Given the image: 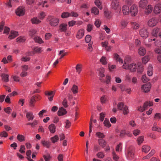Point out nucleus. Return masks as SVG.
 <instances>
[{
  "label": "nucleus",
  "mask_w": 161,
  "mask_h": 161,
  "mask_svg": "<svg viewBox=\"0 0 161 161\" xmlns=\"http://www.w3.org/2000/svg\"><path fill=\"white\" fill-rule=\"evenodd\" d=\"M143 68L142 64L140 63H138L137 68L138 72L142 73L143 71Z\"/></svg>",
  "instance_id": "38"
},
{
  "label": "nucleus",
  "mask_w": 161,
  "mask_h": 161,
  "mask_svg": "<svg viewBox=\"0 0 161 161\" xmlns=\"http://www.w3.org/2000/svg\"><path fill=\"white\" fill-rule=\"evenodd\" d=\"M131 25L132 26V28L134 30L137 29L139 27V25L136 22H131Z\"/></svg>",
  "instance_id": "33"
},
{
  "label": "nucleus",
  "mask_w": 161,
  "mask_h": 161,
  "mask_svg": "<svg viewBox=\"0 0 161 161\" xmlns=\"http://www.w3.org/2000/svg\"><path fill=\"white\" fill-rule=\"evenodd\" d=\"M158 22L157 19L155 18H152L148 21V25L150 27H153L155 26Z\"/></svg>",
  "instance_id": "6"
},
{
  "label": "nucleus",
  "mask_w": 161,
  "mask_h": 161,
  "mask_svg": "<svg viewBox=\"0 0 161 161\" xmlns=\"http://www.w3.org/2000/svg\"><path fill=\"white\" fill-rule=\"evenodd\" d=\"M34 2L35 0H26V3L30 5H32Z\"/></svg>",
  "instance_id": "55"
},
{
  "label": "nucleus",
  "mask_w": 161,
  "mask_h": 161,
  "mask_svg": "<svg viewBox=\"0 0 161 161\" xmlns=\"http://www.w3.org/2000/svg\"><path fill=\"white\" fill-rule=\"evenodd\" d=\"M48 20L49 21L50 25L53 26H57L58 25L59 21V19L52 16H49Z\"/></svg>",
  "instance_id": "2"
},
{
  "label": "nucleus",
  "mask_w": 161,
  "mask_h": 161,
  "mask_svg": "<svg viewBox=\"0 0 161 161\" xmlns=\"http://www.w3.org/2000/svg\"><path fill=\"white\" fill-rule=\"evenodd\" d=\"M155 52L156 53L160 54H161V49L159 47H157L155 49Z\"/></svg>",
  "instance_id": "64"
},
{
  "label": "nucleus",
  "mask_w": 161,
  "mask_h": 161,
  "mask_svg": "<svg viewBox=\"0 0 161 161\" xmlns=\"http://www.w3.org/2000/svg\"><path fill=\"white\" fill-rule=\"evenodd\" d=\"M18 35V33L17 31H11V34L8 36V38L10 39H12L17 36Z\"/></svg>",
  "instance_id": "19"
},
{
  "label": "nucleus",
  "mask_w": 161,
  "mask_h": 161,
  "mask_svg": "<svg viewBox=\"0 0 161 161\" xmlns=\"http://www.w3.org/2000/svg\"><path fill=\"white\" fill-rule=\"evenodd\" d=\"M42 48L40 47H36L33 49V53H39L42 52Z\"/></svg>",
  "instance_id": "26"
},
{
  "label": "nucleus",
  "mask_w": 161,
  "mask_h": 161,
  "mask_svg": "<svg viewBox=\"0 0 161 161\" xmlns=\"http://www.w3.org/2000/svg\"><path fill=\"white\" fill-rule=\"evenodd\" d=\"M67 113V112L66 109H64L63 107H61L59 108L58 112V114L59 116H61L66 114Z\"/></svg>",
  "instance_id": "14"
},
{
  "label": "nucleus",
  "mask_w": 161,
  "mask_h": 161,
  "mask_svg": "<svg viewBox=\"0 0 161 161\" xmlns=\"http://www.w3.org/2000/svg\"><path fill=\"white\" fill-rule=\"evenodd\" d=\"M36 32L35 30L31 29L30 30L29 32V35L31 36H32Z\"/></svg>",
  "instance_id": "58"
},
{
  "label": "nucleus",
  "mask_w": 161,
  "mask_h": 161,
  "mask_svg": "<svg viewBox=\"0 0 161 161\" xmlns=\"http://www.w3.org/2000/svg\"><path fill=\"white\" fill-rule=\"evenodd\" d=\"M159 31V29L158 28H155L152 32V36H158Z\"/></svg>",
  "instance_id": "35"
},
{
  "label": "nucleus",
  "mask_w": 161,
  "mask_h": 161,
  "mask_svg": "<svg viewBox=\"0 0 161 161\" xmlns=\"http://www.w3.org/2000/svg\"><path fill=\"white\" fill-rule=\"evenodd\" d=\"M71 90L74 94H76L78 92V87L75 85L74 84L73 85Z\"/></svg>",
  "instance_id": "29"
},
{
  "label": "nucleus",
  "mask_w": 161,
  "mask_h": 161,
  "mask_svg": "<svg viewBox=\"0 0 161 161\" xmlns=\"http://www.w3.org/2000/svg\"><path fill=\"white\" fill-rule=\"evenodd\" d=\"M122 148V144L121 143H120L116 146L115 149L116 151V152H119L120 150L121 151Z\"/></svg>",
  "instance_id": "50"
},
{
  "label": "nucleus",
  "mask_w": 161,
  "mask_h": 161,
  "mask_svg": "<svg viewBox=\"0 0 161 161\" xmlns=\"http://www.w3.org/2000/svg\"><path fill=\"white\" fill-rule=\"evenodd\" d=\"M46 16L45 12H41L38 15L39 18L41 19H43Z\"/></svg>",
  "instance_id": "47"
},
{
  "label": "nucleus",
  "mask_w": 161,
  "mask_h": 161,
  "mask_svg": "<svg viewBox=\"0 0 161 161\" xmlns=\"http://www.w3.org/2000/svg\"><path fill=\"white\" fill-rule=\"evenodd\" d=\"M4 110L6 113L9 114H10V111L11 110V109L10 107H8L6 108H4Z\"/></svg>",
  "instance_id": "61"
},
{
  "label": "nucleus",
  "mask_w": 161,
  "mask_h": 161,
  "mask_svg": "<svg viewBox=\"0 0 161 161\" xmlns=\"http://www.w3.org/2000/svg\"><path fill=\"white\" fill-rule=\"evenodd\" d=\"M113 159L115 161H118L119 159V157L114 152L113 153Z\"/></svg>",
  "instance_id": "60"
},
{
  "label": "nucleus",
  "mask_w": 161,
  "mask_h": 161,
  "mask_svg": "<svg viewBox=\"0 0 161 161\" xmlns=\"http://www.w3.org/2000/svg\"><path fill=\"white\" fill-rule=\"evenodd\" d=\"M147 0H140L139 3V6L142 8H144L147 6Z\"/></svg>",
  "instance_id": "15"
},
{
  "label": "nucleus",
  "mask_w": 161,
  "mask_h": 161,
  "mask_svg": "<svg viewBox=\"0 0 161 161\" xmlns=\"http://www.w3.org/2000/svg\"><path fill=\"white\" fill-rule=\"evenodd\" d=\"M99 145L103 148L105 147L106 145V142L103 140L99 139L98 140Z\"/></svg>",
  "instance_id": "23"
},
{
  "label": "nucleus",
  "mask_w": 161,
  "mask_h": 161,
  "mask_svg": "<svg viewBox=\"0 0 161 161\" xmlns=\"http://www.w3.org/2000/svg\"><path fill=\"white\" fill-rule=\"evenodd\" d=\"M96 135L99 138H103L104 137V135L103 133L98 132L96 133Z\"/></svg>",
  "instance_id": "56"
},
{
  "label": "nucleus",
  "mask_w": 161,
  "mask_h": 161,
  "mask_svg": "<svg viewBox=\"0 0 161 161\" xmlns=\"http://www.w3.org/2000/svg\"><path fill=\"white\" fill-rule=\"evenodd\" d=\"M143 141L144 137L142 136L139 137L137 140L138 144L139 145H140L142 143Z\"/></svg>",
  "instance_id": "37"
},
{
  "label": "nucleus",
  "mask_w": 161,
  "mask_h": 161,
  "mask_svg": "<svg viewBox=\"0 0 161 161\" xmlns=\"http://www.w3.org/2000/svg\"><path fill=\"white\" fill-rule=\"evenodd\" d=\"M16 40L17 42H24L25 40V39L24 37L20 36L17 38Z\"/></svg>",
  "instance_id": "46"
},
{
  "label": "nucleus",
  "mask_w": 161,
  "mask_h": 161,
  "mask_svg": "<svg viewBox=\"0 0 161 161\" xmlns=\"http://www.w3.org/2000/svg\"><path fill=\"white\" fill-rule=\"evenodd\" d=\"M118 109L123 110V114H126L128 113V109L126 106H125L122 103H119L118 105Z\"/></svg>",
  "instance_id": "4"
},
{
  "label": "nucleus",
  "mask_w": 161,
  "mask_h": 161,
  "mask_svg": "<svg viewBox=\"0 0 161 161\" xmlns=\"http://www.w3.org/2000/svg\"><path fill=\"white\" fill-rule=\"evenodd\" d=\"M99 71L100 76L102 78L104 77L105 75L104 74V69L103 68H100L99 69Z\"/></svg>",
  "instance_id": "40"
},
{
  "label": "nucleus",
  "mask_w": 161,
  "mask_h": 161,
  "mask_svg": "<svg viewBox=\"0 0 161 161\" xmlns=\"http://www.w3.org/2000/svg\"><path fill=\"white\" fill-rule=\"evenodd\" d=\"M151 149L150 147L148 146L144 145L142 147V151L145 153H148Z\"/></svg>",
  "instance_id": "20"
},
{
  "label": "nucleus",
  "mask_w": 161,
  "mask_h": 161,
  "mask_svg": "<svg viewBox=\"0 0 161 161\" xmlns=\"http://www.w3.org/2000/svg\"><path fill=\"white\" fill-rule=\"evenodd\" d=\"M152 66L151 65H150L148 68V70L147 71V74L149 76H151L152 75Z\"/></svg>",
  "instance_id": "31"
},
{
  "label": "nucleus",
  "mask_w": 161,
  "mask_h": 161,
  "mask_svg": "<svg viewBox=\"0 0 161 161\" xmlns=\"http://www.w3.org/2000/svg\"><path fill=\"white\" fill-rule=\"evenodd\" d=\"M153 105V103L151 102H146L144 103L143 105V107L145 108H147L148 106H151Z\"/></svg>",
  "instance_id": "44"
},
{
  "label": "nucleus",
  "mask_w": 161,
  "mask_h": 161,
  "mask_svg": "<svg viewBox=\"0 0 161 161\" xmlns=\"http://www.w3.org/2000/svg\"><path fill=\"white\" fill-rule=\"evenodd\" d=\"M151 86L150 83L148 82L143 85L142 87V89L143 92H147L150 91Z\"/></svg>",
  "instance_id": "7"
},
{
  "label": "nucleus",
  "mask_w": 161,
  "mask_h": 161,
  "mask_svg": "<svg viewBox=\"0 0 161 161\" xmlns=\"http://www.w3.org/2000/svg\"><path fill=\"white\" fill-rule=\"evenodd\" d=\"M149 60V58H148L147 57H144L142 59V63L144 64H146V63Z\"/></svg>",
  "instance_id": "59"
},
{
  "label": "nucleus",
  "mask_w": 161,
  "mask_h": 161,
  "mask_svg": "<svg viewBox=\"0 0 161 161\" xmlns=\"http://www.w3.org/2000/svg\"><path fill=\"white\" fill-rule=\"evenodd\" d=\"M111 7L114 9H116L119 5V0H112Z\"/></svg>",
  "instance_id": "10"
},
{
  "label": "nucleus",
  "mask_w": 161,
  "mask_h": 161,
  "mask_svg": "<svg viewBox=\"0 0 161 161\" xmlns=\"http://www.w3.org/2000/svg\"><path fill=\"white\" fill-rule=\"evenodd\" d=\"M25 12V10L24 8L22 7H20L17 9L15 12L17 15L21 16L24 15Z\"/></svg>",
  "instance_id": "9"
},
{
  "label": "nucleus",
  "mask_w": 161,
  "mask_h": 161,
  "mask_svg": "<svg viewBox=\"0 0 161 161\" xmlns=\"http://www.w3.org/2000/svg\"><path fill=\"white\" fill-rule=\"evenodd\" d=\"M122 11L124 14L127 15L129 13L130 10L128 6L127 5H124L122 7Z\"/></svg>",
  "instance_id": "12"
},
{
  "label": "nucleus",
  "mask_w": 161,
  "mask_h": 161,
  "mask_svg": "<svg viewBox=\"0 0 161 161\" xmlns=\"http://www.w3.org/2000/svg\"><path fill=\"white\" fill-rule=\"evenodd\" d=\"M148 32L146 28H143L139 31L140 36L144 38H146L148 36Z\"/></svg>",
  "instance_id": "5"
},
{
  "label": "nucleus",
  "mask_w": 161,
  "mask_h": 161,
  "mask_svg": "<svg viewBox=\"0 0 161 161\" xmlns=\"http://www.w3.org/2000/svg\"><path fill=\"white\" fill-rule=\"evenodd\" d=\"M114 58L117 61H119V63H121L122 64L123 63V61L122 59L119 57L118 54L117 53L114 54Z\"/></svg>",
  "instance_id": "30"
},
{
  "label": "nucleus",
  "mask_w": 161,
  "mask_h": 161,
  "mask_svg": "<svg viewBox=\"0 0 161 161\" xmlns=\"http://www.w3.org/2000/svg\"><path fill=\"white\" fill-rule=\"evenodd\" d=\"M2 80L4 81L7 82L9 81V75L3 73L1 75Z\"/></svg>",
  "instance_id": "21"
},
{
  "label": "nucleus",
  "mask_w": 161,
  "mask_h": 161,
  "mask_svg": "<svg viewBox=\"0 0 161 161\" xmlns=\"http://www.w3.org/2000/svg\"><path fill=\"white\" fill-rule=\"evenodd\" d=\"M17 139L20 142H22L25 140V137L24 136L18 135L17 136Z\"/></svg>",
  "instance_id": "45"
},
{
  "label": "nucleus",
  "mask_w": 161,
  "mask_h": 161,
  "mask_svg": "<svg viewBox=\"0 0 161 161\" xmlns=\"http://www.w3.org/2000/svg\"><path fill=\"white\" fill-rule=\"evenodd\" d=\"M67 25L65 24H62L59 25V30L61 31H64L67 30Z\"/></svg>",
  "instance_id": "24"
},
{
  "label": "nucleus",
  "mask_w": 161,
  "mask_h": 161,
  "mask_svg": "<svg viewBox=\"0 0 161 161\" xmlns=\"http://www.w3.org/2000/svg\"><path fill=\"white\" fill-rule=\"evenodd\" d=\"M84 31L83 29H81L79 30L77 32L76 37L77 38L80 39L82 38L84 35Z\"/></svg>",
  "instance_id": "13"
},
{
  "label": "nucleus",
  "mask_w": 161,
  "mask_h": 161,
  "mask_svg": "<svg viewBox=\"0 0 161 161\" xmlns=\"http://www.w3.org/2000/svg\"><path fill=\"white\" fill-rule=\"evenodd\" d=\"M43 157L44 158V159L45 161H50L51 157L50 156V155L48 154L47 155H44Z\"/></svg>",
  "instance_id": "52"
},
{
  "label": "nucleus",
  "mask_w": 161,
  "mask_h": 161,
  "mask_svg": "<svg viewBox=\"0 0 161 161\" xmlns=\"http://www.w3.org/2000/svg\"><path fill=\"white\" fill-rule=\"evenodd\" d=\"M108 44V42L107 41H105L104 42H102L101 43L102 46L103 47H105V48L107 47Z\"/></svg>",
  "instance_id": "62"
},
{
  "label": "nucleus",
  "mask_w": 161,
  "mask_h": 161,
  "mask_svg": "<svg viewBox=\"0 0 161 161\" xmlns=\"http://www.w3.org/2000/svg\"><path fill=\"white\" fill-rule=\"evenodd\" d=\"M122 67L125 69H129L131 72H134L136 71V69L137 66L136 64L135 63H132L129 65V63L126 60H125Z\"/></svg>",
  "instance_id": "1"
},
{
  "label": "nucleus",
  "mask_w": 161,
  "mask_h": 161,
  "mask_svg": "<svg viewBox=\"0 0 161 161\" xmlns=\"http://www.w3.org/2000/svg\"><path fill=\"white\" fill-rule=\"evenodd\" d=\"M107 97L105 96L101 97L100 98L101 102L102 103H105L106 102Z\"/></svg>",
  "instance_id": "57"
},
{
  "label": "nucleus",
  "mask_w": 161,
  "mask_h": 161,
  "mask_svg": "<svg viewBox=\"0 0 161 161\" xmlns=\"http://www.w3.org/2000/svg\"><path fill=\"white\" fill-rule=\"evenodd\" d=\"M62 18H64L70 16V14L68 12H64L61 15Z\"/></svg>",
  "instance_id": "49"
},
{
  "label": "nucleus",
  "mask_w": 161,
  "mask_h": 161,
  "mask_svg": "<svg viewBox=\"0 0 161 161\" xmlns=\"http://www.w3.org/2000/svg\"><path fill=\"white\" fill-rule=\"evenodd\" d=\"M42 143L43 146L46 147L47 148H49L51 144L50 142L45 141H42Z\"/></svg>",
  "instance_id": "39"
},
{
  "label": "nucleus",
  "mask_w": 161,
  "mask_h": 161,
  "mask_svg": "<svg viewBox=\"0 0 161 161\" xmlns=\"http://www.w3.org/2000/svg\"><path fill=\"white\" fill-rule=\"evenodd\" d=\"M97 156L99 158H103L104 157V155L103 152H101L98 153L97 154Z\"/></svg>",
  "instance_id": "53"
},
{
  "label": "nucleus",
  "mask_w": 161,
  "mask_h": 161,
  "mask_svg": "<svg viewBox=\"0 0 161 161\" xmlns=\"http://www.w3.org/2000/svg\"><path fill=\"white\" fill-rule=\"evenodd\" d=\"M138 10L137 7L134 5L132 6L130 8V13L132 16H135L138 13Z\"/></svg>",
  "instance_id": "8"
},
{
  "label": "nucleus",
  "mask_w": 161,
  "mask_h": 161,
  "mask_svg": "<svg viewBox=\"0 0 161 161\" xmlns=\"http://www.w3.org/2000/svg\"><path fill=\"white\" fill-rule=\"evenodd\" d=\"M135 149L133 147H130L128 149L126 155L127 158L130 160L134 157Z\"/></svg>",
  "instance_id": "3"
},
{
  "label": "nucleus",
  "mask_w": 161,
  "mask_h": 161,
  "mask_svg": "<svg viewBox=\"0 0 161 161\" xmlns=\"http://www.w3.org/2000/svg\"><path fill=\"white\" fill-rule=\"evenodd\" d=\"M48 128L51 132L52 133H54L55 131L56 126L54 124H52L49 126Z\"/></svg>",
  "instance_id": "22"
},
{
  "label": "nucleus",
  "mask_w": 161,
  "mask_h": 161,
  "mask_svg": "<svg viewBox=\"0 0 161 161\" xmlns=\"http://www.w3.org/2000/svg\"><path fill=\"white\" fill-rule=\"evenodd\" d=\"M92 13H93L95 14H98L99 13V10L96 7H93L91 9Z\"/></svg>",
  "instance_id": "42"
},
{
  "label": "nucleus",
  "mask_w": 161,
  "mask_h": 161,
  "mask_svg": "<svg viewBox=\"0 0 161 161\" xmlns=\"http://www.w3.org/2000/svg\"><path fill=\"white\" fill-rule=\"evenodd\" d=\"M153 12L156 14L160 13L161 12V3L157 4L155 6Z\"/></svg>",
  "instance_id": "11"
},
{
  "label": "nucleus",
  "mask_w": 161,
  "mask_h": 161,
  "mask_svg": "<svg viewBox=\"0 0 161 161\" xmlns=\"http://www.w3.org/2000/svg\"><path fill=\"white\" fill-rule=\"evenodd\" d=\"M34 39L35 41L39 43H43V41L42 39L39 37L36 36L34 38Z\"/></svg>",
  "instance_id": "36"
},
{
  "label": "nucleus",
  "mask_w": 161,
  "mask_h": 161,
  "mask_svg": "<svg viewBox=\"0 0 161 161\" xmlns=\"http://www.w3.org/2000/svg\"><path fill=\"white\" fill-rule=\"evenodd\" d=\"M65 50H61L59 52V55H61V57L59 58V59H61L64 56H66L67 54V53H65Z\"/></svg>",
  "instance_id": "41"
},
{
  "label": "nucleus",
  "mask_w": 161,
  "mask_h": 161,
  "mask_svg": "<svg viewBox=\"0 0 161 161\" xmlns=\"http://www.w3.org/2000/svg\"><path fill=\"white\" fill-rule=\"evenodd\" d=\"M26 117L28 121H30L33 119L34 116L31 112H29L26 113Z\"/></svg>",
  "instance_id": "16"
},
{
  "label": "nucleus",
  "mask_w": 161,
  "mask_h": 161,
  "mask_svg": "<svg viewBox=\"0 0 161 161\" xmlns=\"http://www.w3.org/2000/svg\"><path fill=\"white\" fill-rule=\"evenodd\" d=\"M153 10V7L151 5H148L146 8L145 10V13L146 14H149L151 13Z\"/></svg>",
  "instance_id": "18"
},
{
  "label": "nucleus",
  "mask_w": 161,
  "mask_h": 161,
  "mask_svg": "<svg viewBox=\"0 0 161 161\" xmlns=\"http://www.w3.org/2000/svg\"><path fill=\"white\" fill-rule=\"evenodd\" d=\"M139 53L140 55L143 56L146 53V50L143 47H140L139 49Z\"/></svg>",
  "instance_id": "25"
},
{
  "label": "nucleus",
  "mask_w": 161,
  "mask_h": 161,
  "mask_svg": "<svg viewBox=\"0 0 161 161\" xmlns=\"http://www.w3.org/2000/svg\"><path fill=\"white\" fill-rule=\"evenodd\" d=\"M155 46L159 47H161V41L157 40L154 42Z\"/></svg>",
  "instance_id": "63"
},
{
  "label": "nucleus",
  "mask_w": 161,
  "mask_h": 161,
  "mask_svg": "<svg viewBox=\"0 0 161 161\" xmlns=\"http://www.w3.org/2000/svg\"><path fill=\"white\" fill-rule=\"evenodd\" d=\"M31 21L33 24H38L41 22V21L37 17H34L31 19Z\"/></svg>",
  "instance_id": "28"
},
{
  "label": "nucleus",
  "mask_w": 161,
  "mask_h": 161,
  "mask_svg": "<svg viewBox=\"0 0 161 161\" xmlns=\"http://www.w3.org/2000/svg\"><path fill=\"white\" fill-rule=\"evenodd\" d=\"M100 61L103 64L105 65L107 64L106 58L105 57L103 56L100 59Z\"/></svg>",
  "instance_id": "51"
},
{
  "label": "nucleus",
  "mask_w": 161,
  "mask_h": 161,
  "mask_svg": "<svg viewBox=\"0 0 161 161\" xmlns=\"http://www.w3.org/2000/svg\"><path fill=\"white\" fill-rule=\"evenodd\" d=\"M82 66L81 64H78L76 65L75 67L76 70V72L80 74L82 70Z\"/></svg>",
  "instance_id": "32"
},
{
  "label": "nucleus",
  "mask_w": 161,
  "mask_h": 161,
  "mask_svg": "<svg viewBox=\"0 0 161 161\" xmlns=\"http://www.w3.org/2000/svg\"><path fill=\"white\" fill-rule=\"evenodd\" d=\"M103 123L105 126L108 127H110L111 125L109 120L106 119H105Z\"/></svg>",
  "instance_id": "48"
},
{
  "label": "nucleus",
  "mask_w": 161,
  "mask_h": 161,
  "mask_svg": "<svg viewBox=\"0 0 161 161\" xmlns=\"http://www.w3.org/2000/svg\"><path fill=\"white\" fill-rule=\"evenodd\" d=\"M91 39V36L89 35H87L85 37V41L87 43L89 42Z\"/></svg>",
  "instance_id": "54"
},
{
  "label": "nucleus",
  "mask_w": 161,
  "mask_h": 161,
  "mask_svg": "<svg viewBox=\"0 0 161 161\" xmlns=\"http://www.w3.org/2000/svg\"><path fill=\"white\" fill-rule=\"evenodd\" d=\"M51 139L52 142L55 143L58 140L59 138L58 135H55L53 137H51Z\"/></svg>",
  "instance_id": "43"
},
{
  "label": "nucleus",
  "mask_w": 161,
  "mask_h": 161,
  "mask_svg": "<svg viewBox=\"0 0 161 161\" xmlns=\"http://www.w3.org/2000/svg\"><path fill=\"white\" fill-rule=\"evenodd\" d=\"M152 130L154 131H156L159 132H161V128L157 125L156 123H154L153 125V126L152 128Z\"/></svg>",
  "instance_id": "17"
},
{
  "label": "nucleus",
  "mask_w": 161,
  "mask_h": 161,
  "mask_svg": "<svg viewBox=\"0 0 161 161\" xmlns=\"http://www.w3.org/2000/svg\"><path fill=\"white\" fill-rule=\"evenodd\" d=\"M95 3L100 9H102L103 8L102 6L101 5V2L100 0H96L95 1Z\"/></svg>",
  "instance_id": "34"
},
{
  "label": "nucleus",
  "mask_w": 161,
  "mask_h": 161,
  "mask_svg": "<svg viewBox=\"0 0 161 161\" xmlns=\"http://www.w3.org/2000/svg\"><path fill=\"white\" fill-rule=\"evenodd\" d=\"M36 101V96H32L30 101V106L31 107H33L34 106V103Z\"/></svg>",
  "instance_id": "27"
}]
</instances>
